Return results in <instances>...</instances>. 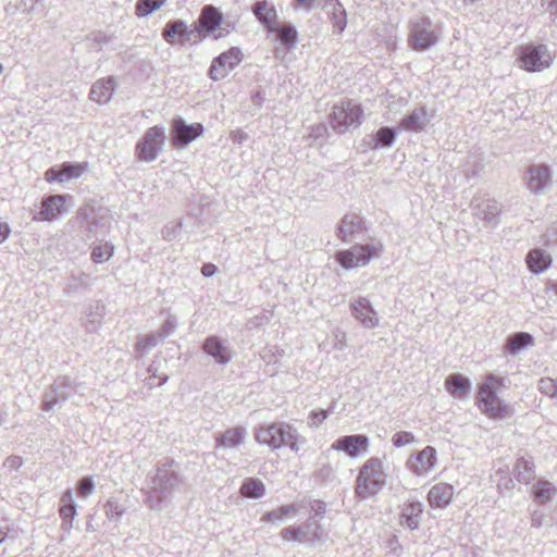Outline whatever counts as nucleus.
Segmentation results:
<instances>
[{
    "instance_id": "nucleus-1",
    "label": "nucleus",
    "mask_w": 557,
    "mask_h": 557,
    "mask_svg": "<svg viewBox=\"0 0 557 557\" xmlns=\"http://www.w3.org/2000/svg\"><path fill=\"white\" fill-rule=\"evenodd\" d=\"M183 479L173 461L158 462L146 478L145 504L151 510H161L174 492L178 491Z\"/></svg>"
},
{
    "instance_id": "nucleus-2",
    "label": "nucleus",
    "mask_w": 557,
    "mask_h": 557,
    "mask_svg": "<svg viewBox=\"0 0 557 557\" xmlns=\"http://www.w3.org/2000/svg\"><path fill=\"white\" fill-rule=\"evenodd\" d=\"M386 484V473L380 458H369L359 469L356 478L355 494L360 499H368L379 494Z\"/></svg>"
},
{
    "instance_id": "nucleus-3",
    "label": "nucleus",
    "mask_w": 557,
    "mask_h": 557,
    "mask_svg": "<svg viewBox=\"0 0 557 557\" xmlns=\"http://www.w3.org/2000/svg\"><path fill=\"white\" fill-rule=\"evenodd\" d=\"M297 437L296 429L285 422H273L260 425L255 430L256 441L272 449L289 447L292 450L298 451Z\"/></svg>"
},
{
    "instance_id": "nucleus-4",
    "label": "nucleus",
    "mask_w": 557,
    "mask_h": 557,
    "mask_svg": "<svg viewBox=\"0 0 557 557\" xmlns=\"http://www.w3.org/2000/svg\"><path fill=\"white\" fill-rule=\"evenodd\" d=\"M408 27V46L414 51L429 50L440 41L441 29L428 16L412 17Z\"/></svg>"
},
{
    "instance_id": "nucleus-5",
    "label": "nucleus",
    "mask_w": 557,
    "mask_h": 557,
    "mask_svg": "<svg viewBox=\"0 0 557 557\" xmlns=\"http://www.w3.org/2000/svg\"><path fill=\"white\" fill-rule=\"evenodd\" d=\"M383 245L379 240L361 245L356 244L349 249L335 253V260L346 270L367 265L374 256H380Z\"/></svg>"
},
{
    "instance_id": "nucleus-6",
    "label": "nucleus",
    "mask_w": 557,
    "mask_h": 557,
    "mask_svg": "<svg viewBox=\"0 0 557 557\" xmlns=\"http://www.w3.org/2000/svg\"><path fill=\"white\" fill-rule=\"evenodd\" d=\"M554 57L544 44H528L518 49L519 66L527 72H542L553 63Z\"/></svg>"
},
{
    "instance_id": "nucleus-7",
    "label": "nucleus",
    "mask_w": 557,
    "mask_h": 557,
    "mask_svg": "<svg viewBox=\"0 0 557 557\" xmlns=\"http://www.w3.org/2000/svg\"><path fill=\"white\" fill-rule=\"evenodd\" d=\"M493 382L497 379L490 374L486 381L480 386L478 393V401L481 411L490 418L503 419L509 414L510 408L497 396Z\"/></svg>"
},
{
    "instance_id": "nucleus-8",
    "label": "nucleus",
    "mask_w": 557,
    "mask_h": 557,
    "mask_svg": "<svg viewBox=\"0 0 557 557\" xmlns=\"http://www.w3.org/2000/svg\"><path fill=\"white\" fill-rule=\"evenodd\" d=\"M362 109L351 100L334 104L330 116L333 129L344 134L349 127H359L362 123Z\"/></svg>"
},
{
    "instance_id": "nucleus-9",
    "label": "nucleus",
    "mask_w": 557,
    "mask_h": 557,
    "mask_svg": "<svg viewBox=\"0 0 557 557\" xmlns=\"http://www.w3.org/2000/svg\"><path fill=\"white\" fill-rule=\"evenodd\" d=\"M285 541H298L299 543L320 544L324 541V531L322 524L310 518L307 523L296 528H285L280 533Z\"/></svg>"
},
{
    "instance_id": "nucleus-10",
    "label": "nucleus",
    "mask_w": 557,
    "mask_h": 557,
    "mask_svg": "<svg viewBox=\"0 0 557 557\" xmlns=\"http://www.w3.org/2000/svg\"><path fill=\"white\" fill-rule=\"evenodd\" d=\"M164 129L153 126L147 129L141 140L136 145V153L140 161L151 162L157 159L164 143Z\"/></svg>"
},
{
    "instance_id": "nucleus-11",
    "label": "nucleus",
    "mask_w": 557,
    "mask_h": 557,
    "mask_svg": "<svg viewBox=\"0 0 557 557\" xmlns=\"http://www.w3.org/2000/svg\"><path fill=\"white\" fill-rule=\"evenodd\" d=\"M75 392V385L67 377H58L53 384L45 392L42 397L41 409L51 411Z\"/></svg>"
},
{
    "instance_id": "nucleus-12",
    "label": "nucleus",
    "mask_w": 557,
    "mask_h": 557,
    "mask_svg": "<svg viewBox=\"0 0 557 557\" xmlns=\"http://www.w3.org/2000/svg\"><path fill=\"white\" fill-rule=\"evenodd\" d=\"M240 61V50L233 47L213 59L208 75L213 81L223 79Z\"/></svg>"
},
{
    "instance_id": "nucleus-13",
    "label": "nucleus",
    "mask_w": 557,
    "mask_h": 557,
    "mask_svg": "<svg viewBox=\"0 0 557 557\" xmlns=\"http://www.w3.org/2000/svg\"><path fill=\"white\" fill-rule=\"evenodd\" d=\"M203 132L205 127L200 123L187 124L184 120L176 119L171 132L173 144L177 147H184L200 137Z\"/></svg>"
},
{
    "instance_id": "nucleus-14",
    "label": "nucleus",
    "mask_w": 557,
    "mask_h": 557,
    "mask_svg": "<svg viewBox=\"0 0 557 557\" xmlns=\"http://www.w3.org/2000/svg\"><path fill=\"white\" fill-rule=\"evenodd\" d=\"M331 448L344 451L350 458H356L360 454H364L369 448V437L362 434L344 435L334 441Z\"/></svg>"
},
{
    "instance_id": "nucleus-15",
    "label": "nucleus",
    "mask_w": 557,
    "mask_h": 557,
    "mask_svg": "<svg viewBox=\"0 0 557 557\" xmlns=\"http://www.w3.org/2000/svg\"><path fill=\"white\" fill-rule=\"evenodd\" d=\"M528 189L533 194H541L552 184V174L548 165L533 164L525 173Z\"/></svg>"
},
{
    "instance_id": "nucleus-16",
    "label": "nucleus",
    "mask_w": 557,
    "mask_h": 557,
    "mask_svg": "<svg viewBox=\"0 0 557 557\" xmlns=\"http://www.w3.org/2000/svg\"><path fill=\"white\" fill-rule=\"evenodd\" d=\"M472 212L481 220L497 224L500 214L498 202L486 196H474L471 202Z\"/></svg>"
},
{
    "instance_id": "nucleus-17",
    "label": "nucleus",
    "mask_w": 557,
    "mask_h": 557,
    "mask_svg": "<svg viewBox=\"0 0 557 557\" xmlns=\"http://www.w3.org/2000/svg\"><path fill=\"white\" fill-rule=\"evenodd\" d=\"M364 231L366 224L363 219L357 213H347L337 226V236L343 242L348 243L357 239Z\"/></svg>"
},
{
    "instance_id": "nucleus-18",
    "label": "nucleus",
    "mask_w": 557,
    "mask_h": 557,
    "mask_svg": "<svg viewBox=\"0 0 557 557\" xmlns=\"http://www.w3.org/2000/svg\"><path fill=\"white\" fill-rule=\"evenodd\" d=\"M435 461V448L432 446H426L408 459L407 467L412 473L417 475H423L429 473L434 468Z\"/></svg>"
},
{
    "instance_id": "nucleus-19",
    "label": "nucleus",
    "mask_w": 557,
    "mask_h": 557,
    "mask_svg": "<svg viewBox=\"0 0 557 557\" xmlns=\"http://www.w3.org/2000/svg\"><path fill=\"white\" fill-rule=\"evenodd\" d=\"M352 315L368 329H373L379 324L377 312L372 304L364 297H358L350 302Z\"/></svg>"
},
{
    "instance_id": "nucleus-20",
    "label": "nucleus",
    "mask_w": 557,
    "mask_h": 557,
    "mask_svg": "<svg viewBox=\"0 0 557 557\" xmlns=\"http://www.w3.org/2000/svg\"><path fill=\"white\" fill-rule=\"evenodd\" d=\"M69 195H51L41 202L40 211L34 215L35 221H53L65 210L64 203L70 199Z\"/></svg>"
},
{
    "instance_id": "nucleus-21",
    "label": "nucleus",
    "mask_w": 557,
    "mask_h": 557,
    "mask_svg": "<svg viewBox=\"0 0 557 557\" xmlns=\"http://www.w3.org/2000/svg\"><path fill=\"white\" fill-rule=\"evenodd\" d=\"M202 349L219 364H226L232 360L231 348L216 335L208 336L202 344Z\"/></svg>"
},
{
    "instance_id": "nucleus-22",
    "label": "nucleus",
    "mask_w": 557,
    "mask_h": 557,
    "mask_svg": "<svg viewBox=\"0 0 557 557\" xmlns=\"http://www.w3.org/2000/svg\"><path fill=\"white\" fill-rule=\"evenodd\" d=\"M251 11L269 32L275 30L277 12L273 3L267 0L257 1L252 4Z\"/></svg>"
},
{
    "instance_id": "nucleus-23",
    "label": "nucleus",
    "mask_w": 557,
    "mask_h": 557,
    "mask_svg": "<svg viewBox=\"0 0 557 557\" xmlns=\"http://www.w3.org/2000/svg\"><path fill=\"white\" fill-rule=\"evenodd\" d=\"M429 122L430 117L428 116L425 108L419 107L405 115L398 127L400 131L419 133L424 129Z\"/></svg>"
},
{
    "instance_id": "nucleus-24",
    "label": "nucleus",
    "mask_w": 557,
    "mask_h": 557,
    "mask_svg": "<svg viewBox=\"0 0 557 557\" xmlns=\"http://www.w3.org/2000/svg\"><path fill=\"white\" fill-rule=\"evenodd\" d=\"M77 505L73 498V491L66 490L60 499L59 515L62 518L61 529L69 532L73 527V519L76 516Z\"/></svg>"
},
{
    "instance_id": "nucleus-25",
    "label": "nucleus",
    "mask_w": 557,
    "mask_h": 557,
    "mask_svg": "<svg viewBox=\"0 0 557 557\" xmlns=\"http://www.w3.org/2000/svg\"><path fill=\"white\" fill-rule=\"evenodd\" d=\"M222 23V14L212 5H206L201 10L197 25L203 35L214 33Z\"/></svg>"
},
{
    "instance_id": "nucleus-26",
    "label": "nucleus",
    "mask_w": 557,
    "mask_h": 557,
    "mask_svg": "<svg viewBox=\"0 0 557 557\" xmlns=\"http://www.w3.org/2000/svg\"><path fill=\"white\" fill-rule=\"evenodd\" d=\"M454 490L450 484L438 483L428 493L430 506L433 508H445L453 499Z\"/></svg>"
},
{
    "instance_id": "nucleus-27",
    "label": "nucleus",
    "mask_w": 557,
    "mask_h": 557,
    "mask_svg": "<svg viewBox=\"0 0 557 557\" xmlns=\"http://www.w3.org/2000/svg\"><path fill=\"white\" fill-rule=\"evenodd\" d=\"M115 81L113 77L97 81L89 91V99L103 104L111 100L114 92Z\"/></svg>"
},
{
    "instance_id": "nucleus-28",
    "label": "nucleus",
    "mask_w": 557,
    "mask_h": 557,
    "mask_svg": "<svg viewBox=\"0 0 557 557\" xmlns=\"http://www.w3.org/2000/svg\"><path fill=\"white\" fill-rule=\"evenodd\" d=\"M423 512V505L419 500H410L405 504L401 511V523L410 530L418 529Z\"/></svg>"
},
{
    "instance_id": "nucleus-29",
    "label": "nucleus",
    "mask_w": 557,
    "mask_h": 557,
    "mask_svg": "<svg viewBox=\"0 0 557 557\" xmlns=\"http://www.w3.org/2000/svg\"><path fill=\"white\" fill-rule=\"evenodd\" d=\"M246 435L247 432L242 426L228 429L216 437V446L219 448H237L244 443Z\"/></svg>"
},
{
    "instance_id": "nucleus-30",
    "label": "nucleus",
    "mask_w": 557,
    "mask_h": 557,
    "mask_svg": "<svg viewBox=\"0 0 557 557\" xmlns=\"http://www.w3.org/2000/svg\"><path fill=\"white\" fill-rule=\"evenodd\" d=\"M527 263L532 273L540 274L549 268L552 257L545 250L535 248L527 255Z\"/></svg>"
},
{
    "instance_id": "nucleus-31",
    "label": "nucleus",
    "mask_w": 557,
    "mask_h": 557,
    "mask_svg": "<svg viewBox=\"0 0 557 557\" xmlns=\"http://www.w3.org/2000/svg\"><path fill=\"white\" fill-rule=\"evenodd\" d=\"M91 288V277L89 274L83 271L72 272L67 278V283L64 287V293L66 295L76 294L81 290H90Z\"/></svg>"
},
{
    "instance_id": "nucleus-32",
    "label": "nucleus",
    "mask_w": 557,
    "mask_h": 557,
    "mask_svg": "<svg viewBox=\"0 0 557 557\" xmlns=\"http://www.w3.org/2000/svg\"><path fill=\"white\" fill-rule=\"evenodd\" d=\"M446 389L456 398H462L470 392V381L460 373L450 374L445 382Z\"/></svg>"
},
{
    "instance_id": "nucleus-33",
    "label": "nucleus",
    "mask_w": 557,
    "mask_h": 557,
    "mask_svg": "<svg viewBox=\"0 0 557 557\" xmlns=\"http://www.w3.org/2000/svg\"><path fill=\"white\" fill-rule=\"evenodd\" d=\"M397 137V131L394 127H381L376 134L371 138L369 146L372 149H382L391 147Z\"/></svg>"
},
{
    "instance_id": "nucleus-34",
    "label": "nucleus",
    "mask_w": 557,
    "mask_h": 557,
    "mask_svg": "<svg viewBox=\"0 0 557 557\" xmlns=\"http://www.w3.org/2000/svg\"><path fill=\"white\" fill-rule=\"evenodd\" d=\"M278 41L284 45L287 49L295 48L298 39V33L294 25L290 23H283L275 25V30Z\"/></svg>"
},
{
    "instance_id": "nucleus-35",
    "label": "nucleus",
    "mask_w": 557,
    "mask_h": 557,
    "mask_svg": "<svg viewBox=\"0 0 557 557\" xmlns=\"http://www.w3.org/2000/svg\"><path fill=\"white\" fill-rule=\"evenodd\" d=\"M239 492L246 498H260L265 494V486L261 480L248 478L243 482Z\"/></svg>"
},
{
    "instance_id": "nucleus-36",
    "label": "nucleus",
    "mask_w": 557,
    "mask_h": 557,
    "mask_svg": "<svg viewBox=\"0 0 557 557\" xmlns=\"http://www.w3.org/2000/svg\"><path fill=\"white\" fill-rule=\"evenodd\" d=\"M103 315V307L96 302L95 305H90L85 312V317L83 319V323L88 332H94L98 329L101 322V318Z\"/></svg>"
},
{
    "instance_id": "nucleus-37",
    "label": "nucleus",
    "mask_w": 557,
    "mask_h": 557,
    "mask_svg": "<svg viewBox=\"0 0 557 557\" xmlns=\"http://www.w3.org/2000/svg\"><path fill=\"white\" fill-rule=\"evenodd\" d=\"M531 344H533V336L525 332H519L508 337L506 349L516 355Z\"/></svg>"
},
{
    "instance_id": "nucleus-38",
    "label": "nucleus",
    "mask_w": 557,
    "mask_h": 557,
    "mask_svg": "<svg viewBox=\"0 0 557 557\" xmlns=\"http://www.w3.org/2000/svg\"><path fill=\"white\" fill-rule=\"evenodd\" d=\"M185 27V22L182 20L170 21L165 24L162 30V38L171 45L176 42V37H181L182 29Z\"/></svg>"
},
{
    "instance_id": "nucleus-39",
    "label": "nucleus",
    "mask_w": 557,
    "mask_h": 557,
    "mask_svg": "<svg viewBox=\"0 0 557 557\" xmlns=\"http://www.w3.org/2000/svg\"><path fill=\"white\" fill-rule=\"evenodd\" d=\"M515 470L516 478L519 482L528 484L534 478L533 465L524 458L517 460Z\"/></svg>"
},
{
    "instance_id": "nucleus-40",
    "label": "nucleus",
    "mask_w": 557,
    "mask_h": 557,
    "mask_svg": "<svg viewBox=\"0 0 557 557\" xmlns=\"http://www.w3.org/2000/svg\"><path fill=\"white\" fill-rule=\"evenodd\" d=\"M556 490L552 483L547 481H539L533 486L534 498L541 503H547L555 494Z\"/></svg>"
},
{
    "instance_id": "nucleus-41",
    "label": "nucleus",
    "mask_w": 557,
    "mask_h": 557,
    "mask_svg": "<svg viewBox=\"0 0 557 557\" xmlns=\"http://www.w3.org/2000/svg\"><path fill=\"white\" fill-rule=\"evenodd\" d=\"M165 0H138L136 2V14L139 17H146L160 9Z\"/></svg>"
},
{
    "instance_id": "nucleus-42",
    "label": "nucleus",
    "mask_w": 557,
    "mask_h": 557,
    "mask_svg": "<svg viewBox=\"0 0 557 557\" xmlns=\"http://www.w3.org/2000/svg\"><path fill=\"white\" fill-rule=\"evenodd\" d=\"M162 341L163 339L157 332L147 334L138 339V342L136 344V349L140 354H145V352L149 351L150 349L154 348Z\"/></svg>"
},
{
    "instance_id": "nucleus-43",
    "label": "nucleus",
    "mask_w": 557,
    "mask_h": 557,
    "mask_svg": "<svg viewBox=\"0 0 557 557\" xmlns=\"http://www.w3.org/2000/svg\"><path fill=\"white\" fill-rule=\"evenodd\" d=\"M103 508L107 518L113 521H119L125 512V507L114 498L108 499Z\"/></svg>"
},
{
    "instance_id": "nucleus-44",
    "label": "nucleus",
    "mask_w": 557,
    "mask_h": 557,
    "mask_svg": "<svg viewBox=\"0 0 557 557\" xmlns=\"http://www.w3.org/2000/svg\"><path fill=\"white\" fill-rule=\"evenodd\" d=\"M113 252L114 247L109 243L96 246L91 251V260L96 263H103L113 256Z\"/></svg>"
},
{
    "instance_id": "nucleus-45",
    "label": "nucleus",
    "mask_w": 557,
    "mask_h": 557,
    "mask_svg": "<svg viewBox=\"0 0 557 557\" xmlns=\"http://www.w3.org/2000/svg\"><path fill=\"white\" fill-rule=\"evenodd\" d=\"M332 21L334 32L341 34L346 27L347 20L345 9L338 1L334 4Z\"/></svg>"
},
{
    "instance_id": "nucleus-46",
    "label": "nucleus",
    "mask_w": 557,
    "mask_h": 557,
    "mask_svg": "<svg viewBox=\"0 0 557 557\" xmlns=\"http://www.w3.org/2000/svg\"><path fill=\"white\" fill-rule=\"evenodd\" d=\"M203 35L202 32H200L198 25L196 24L194 27H188L185 23V27L182 29V44L185 42H193L196 44L199 40H201V36Z\"/></svg>"
},
{
    "instance_id": "nucleus-47",
    "label": "nucleus",
    "mask_w": 557,
    "mask_h": 557,
    "mask_svg": "<svg viewBox=\"0 0 557 557\" xmlns=\"http://www.w3.org/2000/svg\"><path fill=\"white\" fill-rule=\"evenodd\" d=\"M414 442V435L410 432L401 431L397 432L392 437V443L395 447H403L405 445L411 444Z\"/></svg>"
},
{
    "instance_id": "nucleus-48",
    "label": "nucleus",
    "mask_w": 557,
    "mask_h": 557,
    "mask_svg": "<svg viewBox=\"0 0 557 557\" xmlns=\"http://www.w3.org/2000/svg\"><path fill=\"white\" fill-rule=\"evenodd\" d=\"M181 227H182V224L180 222L165 225L162 228L163 239H165L166 242H172V240L176 239L181 234Z\"/></svg>"
},
{
    "instance_id": "nucleus-49",
    "label": "nucleus",
    "mask_w": 557,
    "mask_h": 557,
    "mask_svg": "<svg viewBox=\"0 0 557 557\" xmlns=\"http://www.w3.org/2000/svg\"><path fill=\"white\" fill-rule=\"evenodd\" d=\"M539 388L543 394L552 397L557 394V383L548 377L540 380Z\"/></svg>"
},
{
    "instance_id": "nucleus-50",
    "label": "nucleus",
    "mask_w": 557,
    "mask_h": 557,
    "mask_svg": "<svg viewBox=\"0 0 557 557\" xmlns=\"http://www.w3.org/2000/svg\"><path fill=\"white\" fill-rule=\"evenodd\" d=\"M94 490L95 484L92 479L89 476L81 479L77 483V491L84 497L90 495L94 492Z\"/></svg>"
},
{
    "instance_id": "nucleus-51",
    "label": "nucleus",
    "mask_w": 557,
    "mask_h": 557,
    "mask_svg": "<svg viewBox=\"0 0 557 557\" xmlns=\"http://www.w3.org/2000/svg\"><path fill=\"white\" fill-rule=\"evenodd\" d=\"M329 417V410L311 411L309 414V425L319 428Z\"/></svg>"
},
{
    "instance_id": "nucleus-52",
    "label": "nucleus",
    "mask_w": 557,
    "mask_h": 557,
    "mask_svg": "<svg viewBox=\"0 0 557 557\" xmlns=\"http://www.w3.org/2000/svg\"><path fill=\"white\" fill-rule=\"evenodd\" d=\"M81 173H82L81 166L74 165L71 163L62 164L61 170H60V174H62V178L63 177H66V178L78 177L81 175Z\"/></svg>"
},
{
    "instance_id": "nucleus-53",
    "label": "nucleus",
    "mask_w": 557,
    "mask_h": 557,
    "mask_svg": "<svg viewBox=\"0 0 557 557\" xmlns=\"http://www.w3.org/2000/svg\"><path fill=\"white\" fill-rule=\"evenodd\" d=\"M175 330V322L172 317L168 318L166 321L162 324L161 329L157 331V333L164 341L169 337Z\"/></svg>"
},
{
    "instance_id": "nucleus-54",
    "label": "nucleus",
    "mask_w": 557,
    "mask_h": 557,
    "mask_svg": "<svg viewBox=\"0 0 557 557\" xmlns=\"http://www.w3.org/2000/svg\"><path fill=\"white\" fill-rule=\"evenodd\" d=\"M11 530L10 520L0 513V544L4 542Z\"/></svg>"
},
{
    "instance_id": "nucleus-55",
    "label": "nucleus",
    "mask_w": 557,
    "mask_h": 557,
    "mask_svg": "<svg viewBox=\"0 0 557 557\" xmlns=\"http://www.w3.org/2000/svg\"><path fill=\"white\" fill-rule=\"evenodd\" d=\"M22 465L23 460L18 456H10L3 462V467L11 471L20 469Z\"/></svg>"
},
{
    "instance_id": "nucleus-56",
    "label": "nucleus",
    "mask_w": 557,
    "mask_h": 557,
    "mask_svg": "<svg viewBox=\"0 0 557 557\" xmlns=\"http://www.w3.org/2000/svg\"><path fill=\"white\" fill-rule=\"evenodd\" d=\"M282 516H281V512L278 509L276 510H272V511H269L267 513H264L261 518V521L263 522H276L278 520H282Z\"/></svg>"
},
{
    "instance_id": "nucleus-57",
    "label": "nucleus",
    "mask_w": 557,
    "mask_h": 557,
    "mask_svg": "<svg viewBox=\"0 0 557 557\" xmlns=\"http://www.w3.org/2000/svg\"><path fill=\"white\" fill-rule=\"evenodd\" d=\"M231 138L235 144L243 145L248 139V135L242 129H236L231 133Z\"/></svg>"
},
{
    "instance_id": "nucleus-58",
    "label": "nucleus",
    "mask_w": 557,
    "mask_h": 557,
    "mask_svg": "<svg viewBox=\"0 0 557 557\" xmlns=\"http://www.w3.org/2000/svg\"><path fill=\"white\" fill-rule=\"evenodd\" d=\"M544 519H545V513L543 511L535 510L531 517L532 527H535V528L542 527Z\"/></svg>"
},
{
    "instance_id": "nucleus-59",
    "label": "nucleus",
    "mask_w": 557,
    "mask_h": 557,
    "mask_svg": "<svg viewBox=\"0 0 557 557\" xmlns=\"http://www.w3.org/2000/svg\"><path fill=\"white\" fill-rule=\"evenodd\" d=\"M326 132V126L324 124H317L311 127V133L308 135L310 138L318 139L323 136Z\"/></svg>"
},
{
    "instance_id": "nucleus-60",
    "label": "nucleus",
    "mask_w": 557,
    "mask_h": 557,
    "mask_svg": "<svg viewBox=\"0 0 557 557\" xmlns=\"http://www.w3.org/2000/svg\"><path fill=\"white\" fill-rule=\"evenodd\" d=\"M46 180L48 182H63L62 174H60V171H55L54 169H50L46 172Z\"/></svg>"
},
{
    "instance_id": "nucleus-61",
    "label": "nucleus",
    "mask_w": 557,
    "mask_h": 557,
    "mask_svg": "<svg viewBox=\"0 0 557 557\" xmlns=\"http://www.w3.org/2000/svg\"><path fill=\"white\" fill-rule=\"evenodd\" d=\"M310 507L315 516H322L325 512V504L321 500H314Z\"/></svg>"
},
{
    "instance_id": "nucleus-62",
    "label": "nucleus",
    "mask_w": 557,
    "mask_h": 557,
    "mask_svg": "<svg viewBox=\"0 0 557 557\" xmlns=\"http://www.w3.org/2000/svg\"><path fill=\"white\" fill-rule=\"evenodd\" d=\"M94 41L97 42L100 48H102L103 46H106L110 42V37H108L103 33H96L94 35Z\"/></svg>"
},
{
    "instance_id": "nucleus-63",
    "label": "nucleus",
    "mask_w": 557,
    "mask_h": 557,
    "mask_svg": "<svg viewBox=\"0 0 557 557\" xmlns=\"http://www.w3.org/2000/svg\"><path fill=\"white\" fill-rule=\"evenodd\" d=\"M215 272H216V267L212 263H206L201 268V273L206 277L213 276L215 274Z\"/></svg>"
},
{
    "instance_id": "nucleus-64",
    "label": "nucleus",
    "mask_w": 557,
    "mask_h": 557,
    "mask_svg": "<svg viewBox=\"0 0 557 557\" xmlns=\"http://www.w3.org/2000/svg\"><path fill=\"white\" fill-rule=\"evenodd\" d=\"M85 233H86V237L88 239L91 238L92 236H96L98 234V232H97V224L96 223H91V222H87L86 226H85Z\"/></svg>"
}]
</instances>
